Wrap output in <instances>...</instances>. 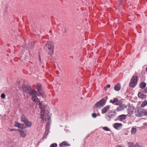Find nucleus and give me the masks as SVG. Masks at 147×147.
<instances>
[{
    "label": "nucleus",
    "instance_id": "obj_1",
    "mask_svg": "<svg viewBox=\"0 0 147 147\" xmlns=\"http://www.w3.org/2000/svg\"><path fill=\"white\" fill-rule=\"evenodd\" d=\"M37 96H34L32 97V100L37 105H39L40 107L41 110L40 111V118L43 121H47V127L46 129H48L51 122V117L48 113L46 114L45 113V111L43 108L42 102L39 101V100L36 97Z\"/></svg>",
    "mask_w": 147,
    "mask_h": 147
},
{
    "label": "nucleus",
    "instance_id": "obj_21",
    "mask_svg": "<svg viewBox=\"0 0 147 147\" xmlns=\"http://www.w3.org/2000/svg\"><path fill=\"white\" fill-rule=\"evenodd\" d=\"M37 88L38 92H39V91H41L42 86L41 84H37Z\"/></svg>",
    "mask_w": 147,
    "mask_h": 147
},
{
    "label": "nucleus",
    "instance_id": "obj_35",
    "mask_svg": "<svg viewBox=\"0 0 147 147\" xmlns=\"http://www.w3.org/2000/svg\"><path fill=\"white\" fill-rule=\"evenodd\" d=\"M63 31L64 32H65L66 31V29L65 28H63Z\"/></svg>",
    "mask_w": 147,
    "mask_h": 147
},
{
    "label": "nucleus",
    "instance_id": "obj_7",
    "mask_svg": "<svg viewBox=\"0 0 147 147\" xmlns=\"http://www.w3.org/2000/svg\"><path fill=\"white\" fill-rule=\"evenodd\" d=\"M122 124L121 123H115L113 124V127L116 129L119 130L122 126Z\"/></svg>",
    "mask_w": 147,
    "mask_h": 147
},
{
    "label": "nucleus",
    "instance_id": "obj_28",
    "mask_svg": "<svg viewBox=\"0 0 147 147\" xmlns=\"http://www.w3.org/2000/svg\"><path fill=\"white\" fill-rule=\"evenodd\" d=\"M103 129L105 131H110V129L108 127H103Z\"/></svg>",
    "mask_w": 147,
    "mask_h": 147
},
{
    "label": "nucleus",
    "instance_id": "obj_38",
    "mask_svg": "<svg viewBox=\"0 0 147 147\" xmlns=\"http://www.w3.org/2000/svg\"><path fill=\"white\" fill-rule=\"evenodd\" d=\"M116 147H122L120 145H117Z\"/></svg>",
    "mask_w": 147,
    "mask_h": 147
},
{
    "label": "nucleus",
    "instance_id": "obj_41",
    "mask_svg": "<svg viewBox=\"0 0 147 147\" xmlns=\"http://www.w3.org/2000/svg\"><path fill=\"white\" fill-rule=\"evenodd\" d=\"M121 1H122V0H121Z\"/></svg>",
    "mask_w": 147,
    "mask_h": 147
},
{
    "label": "nucleus",
    "instance_id": "obj_36",
    "mask_svg": "<svg viewBox=\"0 0 147 147\" xmlns=\"http://www.w3.org/2000/svg\"><path fill=\"white\" fill-rule=\"evenodd\" d=\"M145 91L146 93H147V87L145 88Z\"/></svg>",
    "mask_w": 147,
    "mask_h": 147
},
{
    "label": "nucleus",
    "instance_id": "obj_37",
    "mask_svg": "<svg viewBox=\"0 0 147 147\" xmlns=\"http://www.w3.org/2000/svg\"><path fill=\"white\" fill-rule=\"evenodd\" d=\"M10 130L11 131H16V129H10Z\"/></svg>",
    "mask_w": 147,
    "mask_h": 147
},
{
    "label": "nucleus",
    "instance_id": "obj_19",
    "mask_svg": "<svg viewBox=\"0 0 147 147\" xmlns=\"http://www.w3.org/2000/svg\"><path fill=\"white\" fill-rule=\"evenodd\" d=\"M28 120L24 115H22L21 117V121L25 123Z\"/></svg>",
    "mask_w": 147,
    "mask_h": 147
},
{
    "label": "nucleus",
    "instance_id": "obj_34",
    "mask_svg": "<svg viewBox=\"0 0 147 147\" xmlns=\"http://www.w3.org/2000/svg\"><path fill=\"white\" fill-rule=\"evenodd\" d=\"M20 123L18 122H16L15 123V126L18 127Z\"/></svg>",
    "mask_w": 147,
    "mask_h": 147
},
{
    "label": "nucleus",
    "instance_id": "obj_12",
    "mask_svg": "<svg viewBox=\"0 0 147 147\" xmlns=\"http://www.w3.org/2000/svg\"><path fill=\"white\" fill-rule=\"evenodd\" d=\"M126 115H122L118 116V119L120 121H122V120L126 119Z\"/></svg>",
    "mask_w": 147,
    "mask_h": 147
},
{
    "label": "nucleus",
    "instance_id": "obj_31",
    "mask_svg": "<svg viewBox=\"0 0 147 147\" xmlns=\"http://www.w3.org/2000/svg\"><path fill=\"white\" fill-rule=\"evenodd\" d=\"M92 117L94 118H95L97 117V114L95 113H92Z\"/></svg>",
    "mask_w": 147,
    "mask_h": 147
},
{
    "label": "nucleus",
    "instance_id": "obj_15",
    "mask_svg": "<svg viewBox=\"0 0 147 147\" xmlns=\"http://www.w3.org/2000/svg\"><path fill=\"white\" fill-rule=\"evenodd\" d=\"M70 145L68 144L66 142H63L60 144V147H64L65 146H69Z\"/></svg>",
    "mask_w": 147,
    "mask_h": 147
},
{
    "label": "nucleus",
    "instance_id": "obj_32",
    "mask_svg": "<svg viewBox=\"0 0 147 147\" xmlns=\"http://www.w3.org/2000/svg\"><path fill=\"white\" fill-rule=\"evenodd\" d=\"M5 95L4 94H2L1 95V97L3 99L5 98Z\"/></svg>",
    "mask_w": 147,
    "mask_h": 147
},
{
    "label": "nucleus",
    "instance_id": "obj_30",
    "mask_svg": "<svg viewBox=\"0 0 147 147\" xmlns=\"http://www.w3.org/2000/svg\"><path fill=\"white\" fill-rule=\"evenodd\" d=\"M57 146V145L56 143L52 144L51 145L50 147H56Z\"/></svg>",
    "mask_w": 147,
    "mask_h": 147
},
{
    "label": "nucleus",
    "instance_id": "obj_4",
    "mask_svg": "<svg viewBox=\"0 0 147 147\" xmlns=\"http://www.w3.org/2000/svg\"><path fill=\"white\" fill-rule=\"evenodd\" d=\"M108 98L107 96L102 99L100 101L96 103L95 104V107L97 108L100 109L102 107L105 105L107 99Z\"/></svg>",
    "mask_w": 147,
    "mask_h": 147
},
{
    "label": "nucleus",
    "instance_id": "obj_10",
    "mask_svg": "<svg viewBox=\"0 0 147 147\" xmlns=\"http://www.w3.org/2000/svg\"><path fill=\"white\" fill-rule=\"evenodd\" d=\"M110 108V106L107 105L104 107L101 110V113L102 114H104L106 113L107 111Z\"/></svg>",
    "mask_w": 147,
    "mask_h": 147
},
{
    "label": "nucleus",
    "instance_id": "obj_3",
    "mask_svg": "<svg viewBox=\"0 0 147 147\" xmlns=\"http://www.w3.org/2000/svg\"><path fill=\"white\" fill-rule=\"evenodd\" d=\"M135 114L138 117H141L144 115L147 116V110H144L140 107H137L135 109Z\"/></svg>",
    "mask_w": 147,
    "mask_h": 147
},
{
    "label": "nucleus",
    "instance_id": "obj_26",
    "mask_svg": "<svg viewBox=\"0 0 147 147\" xmlns=\"http://www.w3.org/2000/svg\"><path fill=\"white\" fill-rule=\"evenodd\" d=\"M39 94L43 98H45V97L46 96L45 94L43 92H42L41 91H39L38 92Z\"/></svg>",
    "mask_w": 147,
    "mask_h": 147
},
{
    "label": "nucleus",
    "instance_id": "obj_24",
    "mask_svg": "<svg viewBox=\"0 0 147 147\" xmlns=\"http://www.w3.org/2000/svg\"><path fill=\"white\" fill-rule=\"evenodd\" d=\"M118 101V99L116 98H115L113 100H111L110 101V103H112L113 104L115 103L116 102Z\"/></svg>",
    "mask_w": 147,
    "mask_h": 147
},
{
    "label": "nucleus",
    "instance_id": "obj_17",
    "mask_svg": "<svg viewBox=\"0 0 147 147\" xmlns=\"http://www.w3.org/2000/svg\"><path fill=\"white\" fill-rule=\"evenodd\" d=\"M146 84L144 82L140 83V87L141 89L144 88L146 86Z\"/></svg>",
    "mask_w": 147,
    "mask_h": 147
},
{
    "label": "nucleus",
    "instance_id": "obj_22",
    "mask_svg": "<svg viewBox=\"0 0 147 147\" xmlns=\"http://www.w3.org/2000/svg\"><path fill=\"white\" fill-rule=\"evenodd\" d=\"M147 105V100H145L144 101L141 105V107H144Z\"/></svg>",
    "mask_w": 147,
    "mask_h": 147
},
{
    "label": "nucleus",
    "instance_id": "obj_33",
    "mask_svg": "<svg viewBox=\"0 0 147 147\" xmlns=\"http://www.w3.org/2000/svg\"><path fill=\"white\" fill-rule=\"evenodd\" d=\"M110 87V85H109V84H107L106 85V86L105 87L104 89L105 90H106L107 89V88H109Z\"/></svg>",
    "mask_w": 147,
    "mask_h": 147
},
{
    "label": "nucleus",
    "instance_id": "obj_39",
    "mask_svg": "<svg viewBox=\"0 0 147 147\" xmlns=\"http://www.w3.org/2000/svg\"><path fill=\"white\" fill-rule=\"evenodd\" d=\"M122 3H123V2L121 1V2H120V5H122Z\"/></svg>",
    "mask_w": 147,
    "mask_h": 147
},
{
    "label": "nucleus",
    "instance_id": "obj_18",
    "mask_svg": "<svg viewBox=\"0 0 147 147\" xmlns=\"http://www.w3.org/2000/svg\"><path fill=\"white\" fill-rule=\"evenodd\" d=\"M116 114V112H113V113H111V114H109L108 115L109 118H113L115 116Z\"/></svg>",
    "mask_w": 147,
    "mask_h": 147
},
{
    "label": "nucleus",
    "instance_id": "obj_23",
    "mask_svg": "<svg viewBox=\"0 0 147 147\" xmlns=\"http://www.w3.org/2000/svg\"><path fill=\"white\" fill-rule=\"evenodd\" d=\"M136 131V129L134 127H133L131 129V133L133 135H134Z\"/></svg>",
    "mask_w": 147,
    "mask_h": 147
},
{
    "label": "nucleus",
    "instance_id": "obj_11",
    "mask_svg": "<svg viewBox=\"0 0 147 147\" xmlns=\"http://www.w3.org/2000/svg\"><path fill=\"white\" fill-rule=\"evenodd\" d=\"M121 86L120 84L118 83L116 84L114 87V90L116 91H118L120 90L121 89Z\"/></svg>",
    "mask_w": 147,
    "mask_h": 147
},
{
    "label": "nucleus",
    "instance_id": "obj_27",
    "mask_svg": "<svg viewBox=\"0 0 147 147\" xmlns=\"http://www.w3.org/2000/svg\"><path fill=\"white\" fill-rule=\"evenodd\" d=\"M135 147H144V146L142 144L137 143L135 145Z\"/></svg>",
    "mask_w": 147,
    "mask_h": 147
},
{
    "label": "nucleus",
    "instance_id": "obj_40",
    "mask_svg": "<svg viewBox=\"0 0 147 147\" xmlns=\"http://www.w3.org/2000/svg\"><path fill=\"white\" fill-rule=\"evenodd\" d=\"M146 71H147V67L146 68Z\"/></svg>",
    "mask_w": 147,
    "mask_h": 147
},
{
    "label": "nucleus",
    "instance_id": "obj_2",
    "mask_svg": "<svg viewBox=\"0 0 147 147\" xmlns=\"http://www.w3.org/2000/svg\"><path fill=\"white\" fill-rule=\"evenodd\" d=\"M54 44L51 41H48L44 47V49L48 51L49 54H52L54 51Z\"/></svg>",
    "mask_w": 147,
    "mask_h": 147
},
{
    "label": "nucleus",
    "instance_id": "obj_16",
    "mask_svg": "<svg viewBox=\"0 0 147 147\" xmlns=\"http://www.w3.org/2000/svg\"><path fill=\"white\" fill-rule=\"evenodd\" d=\"M138 95V97L140 98H145L146 97V96L144 95L142 92H139Z\"/></svg>",
    "mask_w": 147,
    "mask_h": 147
},
{
    "label": "nucleus",
    "instance_id": "obj_14",
    "mask_svg": "<svg viewBox=\"0 0 147 147\" xmlns=\"http://www.w3.org/2000/svg\"><path fill=\"white\" fill-rule=\"evenodd\" d=\"M19 134L20 135V136L23 138L25 137L26 135V134L24 131L22 130H20Z\"/></svg>",
    "mask_w": 147,
    "mask_h": 147
},
{
    "label": "nucleus",
    "instance_id": "obj_9",
    "mask_svg": "<svg viewBox=\"0 0 147 147\" xmlns=\"http://www.w3.org/2000/svg\"><path fill=\"white\" fill-rule=\"evenodd\" d=\"M28 94H29L30 95H32L33 96H37V95L36 91L31 88L30 89Z\"/></svg>",
    "mask_w": 147,
    "mask_h": 147
},
{
    "label": "nucleus",
    "instance_id": "obj_25",
    "mask_svg": "<svg viewBox=\"0 0 147 147\" xmlns=\"http://www.w3.org/2000/svg\"><path fill=\"white\" fill-rule=\"evenodd\" d=\"M127 146L128 147H133L134 146V144L133 142H128Z\"/></svg>",
    "mask_w": 147,
    "mask_h": 147
},
{
    "label": "nucleus",
    "instance_id": "obj_29",
    "mask_svg": "<svg viewBox=\"0 0 147 147\" xmlns=\"http://www.w3.org/2000/svg\"><path fill=\"white\" fill-rule=\"evenodd\" d=\"M24 126L23 124L20 123L18 127L20 128H24Z\"/></svg>",
    "mask_w": 147,
    "mask_h": 147
},
{
    "label": "nucleus",
    "instance_id": "obj_8",
    "mask_svg": "<svg viewBox=\"0 0 147 147\" xmlns=\"http://www.w3.org/2000/svg\"><path fill=\"white\" fill-rule=\"evenodd\" d=\"M126 107L125 105L122 104L120 105L119 106L117 107V111H121L123 110Z\"/></svg>",
    "mask_w": 147,
    "mask_h": 147
},
{
    "label": "nucleus",
    "instance_id": "obj_6",
    "mask_svg": "<svg viewBox=\"0 0 147 147\" xmlns=\"http://www.w3.org/2000/svg\"><path fill=\"white\" fill-rule=\"evenodd\" d=\"M134 110V107L132 105H129L127 109V111L129 114L132 115L133 113Z\"/></svg>",
    "mask_w": 147,
    "mask_h": 147
},
{
    "label": "nucleus",
    "instance_id": "obj_20",
    "mask_svg": "<svg viewBox=\"0 0 147 147\" xmlns=\"http://www.w3.org/2000/svg\"><path fill=\"white\" fill-rule=\"evenodd\" d=\"M27 126L30 127L32 125V123L28 120L25 123Z\"/></svg>",
    "mask_w": 147,
    "mask_h": 147
},
{
    "label": "nucleus",
    "instance_id": "obj_13",
    "mask_svg": "<svg viewBox=\"0 0 147 147\" xmlns=\"http://www.w3.org/2000/svg\"><path fill=\"white\" fill-rule=\"evenodd\" d=\"M30 88L26 86H24L22 87L23 90L27 93H28Z\"/></svg>",
    "mask_w": 147,
    "mask_h": 147
},
{
    "label": "nucleus",
    "instance_id": "obj_5",
    "mask_svg": "<svg viewBox=\"0 0 147 147\" xmlns=\"http://www.w3.org/2000/svg\"><path fill=\"white\" fill-rule=\"evenodd\" d=\"M137 77L136 76H133L131 79L129 84V86L130 87H134L137 84Z\"/></svg>",
    "mask_w": 147,
    "mask_h": 147
}]
</instances>
